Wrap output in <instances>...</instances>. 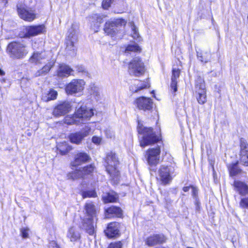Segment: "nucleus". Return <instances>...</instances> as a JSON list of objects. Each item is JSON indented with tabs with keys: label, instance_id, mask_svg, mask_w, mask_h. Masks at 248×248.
I'll use <instances>...</instances> for the list:
<instances>
[{
	"label": "nucleus",
	"instance_id": "1",
	"mask_svg": "<svg viewBox=\"0 0 248 248\" xmlns=\"http://www.w3.org/2000/svg\"><path fill=\"white\" fill-rule=\"evenodd\" d=\"M36 0H23L18 2L16 10L19 17L24 20L31 22L36 18L35 6Z\"/></svg>",
	"mask_w": 248,
	"mask_h": 248
},
{
	"label": "nucleus",
	"instance_id": "2",
	"mask_svg": "<svg viewBox=\"0 0 248 248\" xmlns=\"http://www.w3.org/2000/svg\"><path fill=\"white\" fill-rule=\"evenodd\" d=\"M137 130L139 134L142 135L140 140V145L142 147L154 144L159 140V137L153 131L152 127H145L139 122Z\"/></svg>",
	"mask_w": 248,
	"mask_h": 248
},
{
	"label": "nucleus",
	"instance_id": "3",
	"mask_svg": "<svg viewBox=\"0 0 248 248\" xmlns=\"http://www.w3.org/2000/svg\"><path fill=\"white\" fill-rule=\"evenodd\" d=\"M119 161L116 154L112 152L108 153L104 159V166L108 173L112 179H117L119 175L117 166Z\"/></svg>",
	"mask_w": 248,
	"mask_h": 248
},
{
	"label": "nucleus",
	"instance_id": "4",
	"mask_svg": "<svg viewBox=\"0 0 248 248\" xmlns=\"http://www.w3.org/2000/svg\"><path fill=\"white\" fill-rule=\"evenodd\" d=\"M6 52L11 59H21L26 56L28 50L24 44L20 42H13L8 45Z\"/></svg>",
	"mask_w": 248,
	"mask_h": 248
},
{
	"label": "nucleus",
	"instance_id": "5",
	"mask_svg": "<svg viewBox=\"0 0 248 248\" xmlns=\"http://www.w3.org/2000/svg\"><path fill=\"white\" fill-rule=\"evenodd\" d=\"M93 115V112L92 109L82 106L75 113V118H73L71 122L67 123L69 124H84L89 120Z\"/></svg>",
	"mask_w": 248,
	"mask_h": 248
},
{
	"label": "nucleus",
	"instance_id": "6",
	"mask_svg": "<svg viewBox=\"0 0 248 248\" xmlns=\"http://www.w3.org/2000/svg\"><path fill=\"white\" fill-rule=\"evenodd\" d=\"M76 25H72L71 29H70L68 31V35L65 40V49L67 53L71 55H74L77 51V47L75 46L78 40L76 35Z\"/></svg>",
	"mask_w": 248,
	"mask_h": 248
},
{
	"label": "nucleus",
	"instance_id": "7",
	"mask_svg": "<svg viewBox=\"0 0 248 248\" xmlns=\"http://www.w3.org/2000/svg\"><path fill=\"white\" fill-rule=\"evenodd\" d=\"M126 23L123 18H111L106 22L104 31L108 35L113 36L117 33L122 26L125 25Z\"/></svg>",
	"mask_w": 248,
	"mask_h": 248
},
{
	"label": "nucleus",
	"instance_id": "8",
	"mask_svg": "<svg viewBox=\"0 0 248 248\" xmlns=\"http://www.w3.org/2000/svg\"><path fill=\"white\" fill-rule=\"evenodd\" d=\"M145 71L144 63L139 57L134 58L129 63L128 72L131 75L139 77L143 75Z\"/></svg>",
	"mask_w": 248,
	"mask_h": 248
},
{
	"label": "nucleus",
	"instance_id": "9",
	"mask_svg": "<svg viewBox=\"0 0 248 248\" xmlns=\"http://www.w3.org/2000/svg\"><path fill=\"white\" fill-rule=\"evenodd\" d=\"M174 170L173 167L171 166L161 165L160 166L158 171L159 176L163 185L169 184L171 181Z\"/></svg>",
	"mask_w": 248,
	"mask_h": 248
},
{
	"label": "nucleus",
	"instance_id": "10",
	"mask_svg": "<svg viewBox=\"0 0 248 248\" xmlns=\"http://www.w3.org/2000/svg\"><path fill=\"white\" fill-rule=\"evenodd\" d=\"M85 82L82 79H73L65 87L68 94L73 95L82 92L84 88Z\"/></svg>",
	"mask_w": 248,
	"mask_h": 248
},
{
	"label": "nucleus",
	"instance_id": "11",
	"mask_svg": "<svg viewBox=\"0 0 248 248\" xmlns=\"http://www.w3.org/2000/svg\"><path fill=\"white\" fill-rule=\"evenodd\" d=\"M160 154V148L159 146L148 150L146 155L147 162L150 166L155 167L159 163Z\"/></svg>",
	"mask_w": 248,
	"mask_h": 248
},
{
	"label": "nucleus",
	"instance_id": "12",
	"mask_svg": "<svg viewBox=\"0 0 248 248\" xmlns=\"http://www.w3.org/2000/svg\"><path fill=\"white\" fill-rule=\"evenodd\" d=\"M138 109L144 111H151L153 108V101L150 98L144 96L140 97L135 101Z\"/></svg>",
	"mask_w": 248,
	"mask_h": 248
},
{
	"label": "nucleus",
	"instance_id": "13",
	"mask_svg": "<svg viewBox=\"0 0 248 248\" xmlns=\"http://www.w3.org/2000/svg\"><path fill=\"white\" fill-rule=\"evenodd\" d=\"M72 105L69 101L60 102L54 108L53 114L56 117L63 116L70 112Z\"/></svg>",
	"mask_w": 248,
	"mask_h": 248
},
{
	"label": "nucleus",
	"instance_id": "14",
	"mask_svg": "<svg viewBox=\"0 0 248 248\" xmlns=\"http://www.w3.org/2000/svg\"><path fill=\"white\" fill-rule=\"evenodd\" d=\"M51 57V52L43 51L34 52L30 59V62L35 64H40L48 61Z\"/></svg>",
	"mask_w": 248,
	"mask_h": 248
},
{
	"label": "nucleus",
	"instance_id": "15",
	"mask_svg": "<svg viewBox=\"0 0 248 248\" xmlns=\"http://www.w3.org/2000/svg\"><path fill=\"white\" fill-rule=\"evenodd\" d=\"M90 131V127L86 126L80 131L72 133L69 136L70 141L73 143L79 144L84 138L89 134Z\"/></svg>",
	"mask_w": 248,
	"mask_h": 248
},
{
	"label": "nucleus",
	"instance_id": "16",
	"mask_svg": "<svg viewBox=\"0 0 248 248\" xmlns=\"http://www.w3.org/2000/svg\"><path fill=\"white\" fill-rule=\"evenodd\" d=\"M167 239V237L163 234L155 233L147 237L145 240V243L149 247H154L165 243Z\"/></svg>",
	"mask_w": 248,
	"mask_h": 248
},
{
	"label": "nucleus",
	"instance_id": "17",
	"mask_svg": "<svg viewBox=\"0 0 248 248\" xmlns=\"http://www.w3.org/2000/svg\"><path fill=\"white\" fill-rule=\"evenodd\" d=\"M240 151L239 154L240 163L244 166H248V143L246 140L241 138L240 140Z\"/></svg>",
	"mask_w": 248,
	"mask_h": 248
},
{
	"label": "nucleus",
	"instance_id": "18",
	"mask_svg": "<svg viewBox=\"0 0 248 248\" xmlns=\"http://www.w3.org/2000/svg\"><path fill=\"white\" fill-rule=\"evenodd\" d=\"M45 31H46V30L44 25L30 26L26 28L25 35L27 37H30L44 33Z\"/></svg>",
	"mask_w": 248,
	"mask_h": 248
},
{
	"label": "nucleus",
	"instance_id": "19",
	"mask_svg": "<svg viewBox=\"0 0 248 248\" xmlns=\"http://www.w3.org/2000/svg\"><path fill=\"white\" fill-rule=\"evenodd\" d=\"M84 210L85 211L86 214L85 218L97 219V209L92 202L88 201L85 203L84 205Z\"/></svg>",
	"mask_w": 248,
	"mask_h": 248
},
{
	"label": "nucleus",
	"instance_id": "20",
	"mask_svg": "<svg viewBox=\"0 0 248 248\" xmlns=\"http://www.w3.org/2000/svg\"><path fill=\"white\" fill-rule=\"evenodd\" d=\"M119 223L116 222H111L108 225L104 231L105 234L108 238H112L119 234Z\"/></svg>",
	"mask_w": 248,
	"mask_h": 248
},
{
	"label": "nucleus",
	"instance_id": "21",
	"mask_svg": "<svg viewBox=\"0 0 248 248\" xmlns=\"http://www.w3.org/2000/svg\"><path fill=\"white\" fill-rule=\"evenodd\" d=\"M97 219L84 218L82 221V228L90 235H93L94 232V226Z\"/></svg>",
	"mask_w": 248,
	"mask_h": 248
},
{
	"label": "nucleus",
	"instance_id": "22",
	"mask_svg": "<svg viewBox=\"0 0 248 248\" xmlns=\"http://www.w3.org/2000/svg\"><path fill=\"white\" fill-rule=\"evenodd\" d=\"M234 190L241 196L248 195V185L244 182L235 180L233 182Z\"/></svg>",
	"mask_w": 248,
	"mask_h": 248
},
{
	"label": "nucleus",
	"instance_id": "23",
	"mask_svg": "<svg viewBox=\"0 0 248 248\" xmlns=\"http://www.w3.org/2000/svg\"><path fill=\"white\" fill-rule=\"evenodd\" d=\"M90 159V156L87 153L84 152L78 153L75 155L74 160L71 164L72 166L76 167L89 161Z\"/></svg>",
	"mask_w": 248,
	"mask_h": 248
},
{
	"label": "nucleus",
	"instance_id": "24",
	"mask_svg": "<svg viewBox=\"0 0 248 248\" xmlns=\"http://www.w3.org/2000/svg\"><path fill=\"white\" fill-rule=\"evenodd\" d=\"M72 71V69L69 66L65 64H61L57 70V76L60 78L68 77L71 75Z\"/></svg>",
	"mask_w": 248,
	"mask_h": 248
},
{
	"label": "nucleus",
	"instance_id": "25",
	"mask_svg": "<svg viewBox=\"0 0 248 248\" xmlns=\"http://www.w3.org/2000/svg\"><path fill=\"white\" fill-rule=\"evenodd\" d=\"M230 176L231 177L236 176L242 172V170L238 167V161L232 163L228 165Z\"/></svg>",
	"mask_w": 248,
	"mask_h": 248
},
{
	"label": "nucleus",
	"instance_id": "26",
	"mask_svg": "<svg viewBox=\"0 0 248 248\" xmlns=\"http://www.w3.org/2000/svg\"><path fill=\"white\" fill-rule=\"evenodd\" d=\"M198 59L202 62L207 63L211 59V53L209 51H197Z\"/></svg>",
	"mask_w": 248,
	"mask_h": 248
},
{
	"label": "nucleus",
	"instance_id": "27",
	"mask_svg": "<svg viewBox=\"0 0 248 248\" xmlns=\"http://www.w3.org/2000/svg\"><path fill=\"white\" fill-rule=\"evenodd\" d=\"M54 63L55 62L53 60L48 62L41 69L38 70L35 73V76L39 77L46 74L54 66Z\"/></svg>",
	"mask_w": 248,
	"mask_h": 248
},
{
	"label": "nucleus",
	"instance_id": "28",
	"mask_svg": "<svg viewBox=\"0 0 248 248\" xmlns=\"http://www.w3.org/2000/svg\"><path fill=\"white\" fill-rule=\"evenodd\" d=\"M67 237L71 242H75L79 239L80 234L76 228L71 227L68 231Z\"/></svg>",
	"mask_w": 248,
	"mask_h": 248
},
{
	"label": "nucleus",
	"instance_id": "29",
	"mask_svg": "<svg viewBox=\"0 0 248 248\" xmlns=\"http://www.w3.org/2000/svg\"><path fill=\"white\" fill-rule=\"evenodd\" d=\"M106 213L108 215H112L117 217H120L122 215V209L116 206H111L106 210Z\"/></svg>",
	"mask_w": 248,
	"mask_h": 248
},
{
	"label": "nucleus",
	"instance_id": "30",
	"mask_svg": "<svg viewBox=\"0 0 248 248\" xmlns=\"http://www.w3.org/2000/svg\"><path fill=\"white\" fill-rule=\"evenodd\" d=\"M57 149L59 150L62 155L67 154L70 151L72 150V148L66 142H64L60 144Z\"/></svg>",
	"mask_w": 248,
	"mask_h": 248
},
{
	"label": "nucleus",
	"instance_id": "31",
	"mask_svg": "<svg viewBox=\"0 0 248 248\" xmlns=\"http://www.w3.org/2000/svg\"><path fill=\"white\" fill-rule=\"evenodd\" d=\"M195 86L196 92L206 90L204 79L201 77H198L196 79Z\"/></svg>",
	"mask_w": 248,
	"mask_h": 248
},
{
	"label": "nucleus",
	"instance_id": "32",
	"mask_svg": "<svg viewBox=\"0 0 248 248\" xmlns=\"http://www.w3.org/2000/svg\"><path fill=\"white\" fill-rule=\"evenodd\" d=\"M102 200L105 203L113 202L116 201L117 197L112 193H107L103 195Z\"/></svg>",
	"mask_w": 248,
	"mask_h": 248
},
{
	"label": "nucleus",
	"instance_id": "33",
	"mask_svg": "<svg viewBox=\"0 0 248 248\" xmlns=\"http://www.w3.org/2000/svg\"><path fill=\"white\" fill-rule=\"evenodd\" d=\"M57 92L53 89H51L46 95L43 96L42 99L48 102L50 100L56 99L57 96Z\"/></svg>",
	"mask_w": 248,
	"mask_h": 248
},
{
	"label": "nucleus",
	"instance_id": "34",
	"mask_svg": "<svg viewBox=\"0 0 248 248\" xmlns=\"http://www.w3.org/2000/svg\"><path fill=\"white\" fill-rule=\"evenodd\" d=\"M198 93L197 100L200 104H204L206 102V90L196 92Z\"/></svg>",
	"mask_w": 248,
	"mask_h": 248
},
{
	"label": "nucleus",
	"instance_id": "35",
	"mask_svg": "<svg viewBox=\"0 0 248 248\" xmlns=\"http://www.w3.org/2000/svg\"><path fill=\"white\" fill-rule=\"evenodd\" d=\"M149 87V84L147 82H140L139 84L137 85V87L135 89H134V87L131 86L130 87V90L133 92H137L139 91L142 90L143 89H145Z\"/></svg>",
	"mask_w": 248,
	"mask_h": 248
},
{
	"label": "nucleus",
	"instance_id": "36",
	"mask_svg": "<svg viewBox=\"0 0 248 248\" xmlns=\"http://www.w3.org/2000/svg\"><path fill=\"white\" fill-rule=\"evenodd\" d=\"M82 177V172L81 170H76L68 174V179H72L73 180H76Z\"/></svg>",
	"mask_w": 248,
	"mask_h": 248
},
{
	"label": "nucleus",
	"instance_id": "37",
	"mask_svg": "<svg viewBox=\"0 0 248 248\" xmlns=\"http://www.w3.org/2000/svg\"><path fill=\"white\" fill-rule=\"evenodd\" d=\"M81 195L84 199L97 197V194L94 190L83 191L81 192Z\"/></svg>",
	"mask_w": 248,
	"mask_h": 248
},
{
	"label": "nucleus",
	"instance_id": "38",
	"mask_svg": "<svg viewBox=\"0 0 248 248\" xmlns=\"http://www.w3.org/2000/svg\"><path fill=\"white\" fill-rule=\"evenodd\" d=\"M94 168V166L92 164L84 167L81 170L82 172V176L91 174L93 171Z\"/></svg>",
	"mask_w": 248,
	"mask_h": 248
},
{
	"label": "nucleus",
	"instance_id": "39",
	"mask_svg": "<svg viewBox=\"0 0 248 248\" xmlns=\"http://www.w3.org/2000/svg\"><path fill=\"white\" fill-rule=\"evenodd\" d=\"M140 50V47L137 44L129 45L126 48V52H137Z\"/></svg>",
	"mask_w": 248,
	"mask_h": 248
},
{
	"label": "nucleus",
	"instance_id": "40",
	"mask_svg": "<svg viewBox=\"0 0 248 248\" xmlns=\"http://www.w3.org/2000/svg\"><path fill=\"white\" fill-rule=\"evenodd\" d=\"M239 206L243 209H248V197H243L241 199Z\"/></svg>",
	"mask_w": 248,
	"mask_h": 248
},
{
	"label": "nucleus",
	"instance_id": "41",
	"mask_svg": "<svg viewBox=\"0 0 248 248\" xmlns=\"http://www.w3.org/2000/svg\"><path fill=\"white\" fill-rule=\"evenodd\" d=\"M180 70L178 68H173L171 80H176L179 78Z\"/></svg>",
	"mask_w": 248,
	"mask_h": 248
},
{
	"label": "nucleus",
	"instance_id": "42",
	"mask_svg": "<svg viewBox=\"0 0 248 248\" xmlns=\"http://www.w3.org/2000/svg\"><path fill=\"white\" fill-rule=\"evenodd\" d=\"M91 93L92 94L94 95L97 97V98H98L100 94L99 88L98 87L94 86V85H93V87L91 88Z\"/></svg>",
	"mask_w": 248,
	"mask_h": 248
},
{
	"label": "nucleus",
	"instance_id": "43",
	"mask_svg": "<svg viewBox=\"0 0 248 248\" xmlns=\"http://www.w3.org/2000/svg\"><path fill=\"white\" fill-rule=\"evenodd\" d=\"M123 243L121 241H117L111 243L108 248H122Z\"/></svg>",
	"mask_w": 248,
	"mask_h": 248
},
{
	"label": "nucleus",
	"instance_id": "44",
	"mask_svg": "<svg viewBox=\"0 0 248 248\" xmlns=\"http://www.w3.org/2000/svg\"><path fill=\"white\" fill-rule=\"evenodd\" d=\"M170 85V89L173 93H175L177 91V81L176 80H171Z\"/></svg>",
	"mask_w": 248,
	"mask_h": 248
},
{
	"label": "nucleus",
	"instance_id": "45",
	"mask_svg": "<svg viewBox=\"0 0 248 248\" xmlns=\"http://www.w3.org/2000/svg\"><path fill=\"white\" fill-rule=\"evenodd\" d=\"M132 37L135 39H137L139 38L140 35L137 28L135 25H133L132 26Z\"/></svg>",
	"mask_w": 248,
	"mask_h": 248
},
{
	"label": "nucleus",
	"instance_id": "46",
	"mask_svg": "<svg viewBox=\"0 0 248 248\" xmlns=\"http://www.w3.org/2000/svg\"><path fill=\"white\" fill-rule=\"evenodd\" d=\"M114 0H103L102 7L104 9H108L111 5Z\"/></svg>",
	"mask_w": 248,
	"mask_h": 248
},
{
	"label": "nucleus",
	"instance_id": "47",
	"mask_svg": "<svg viewBox=\"0 0 248 248\" xmlns=\"http://www.w3.org/2000/svg\"><path fill=\"white\" fill-rule=\"evenodd\" d=\"M192 188V195L194 199H199L198 196V189L197 187L191 186Z\"/></svg>",
	"mask_w": 248,
	"mask_h": 248
},
{
	"label": "nucleus",
	"instance_id": "48",
	"mask_svg": "<svg viewBox=\"0 0 248 248\" xmlns=\"http://www.w3.org/2000/svg\"><path fill=\"white\" fill-rule=\"evenodd\" d=\"M22 237L24 238L28 237L29 229L28 228H22L20 230Z\"/></svg>",
	"mask_w": 248,
	"mask_h": 248
},
{
	"label": "nucleus",
	"instance_id": "49",
	"mask_svg": "<svg viewBox=\"0 0 248 248\" xmlns=\"http://www.w3.org/2000/svg\"><path fill=\"white\" fill-rule=\"evenodd\" d=\"M93 17L94 18H96L97 21H96L95 25L96 26V27H99L100 26V24L102 22V18L97 15H94Z\"/></svg>",
	"mask_w": 248,
	"mask_h": 248
},
{
	"label": "nucleus",
	"instance_id": "50",
	"mask_svg": "<svg viewBox=\"0 0 248 248\" xmlns=\"http://www.w3.org/2000/svg\"><path fill=\"white\" fill-rule=\"evenodd\" d=\"M92 141L96 144H99L101 141V138L96 136H93L92 138Z\"/></svg>",
	"mask_w": 248,
	"mask_h": 248
},
{
	"label": "nucleus",
	"instance_id": "51",
	"mask_svg": "<svg viewBox=\"0 0 248 248\" xmlns=\"http://www.w3.org/2000/svg\"><path fill=\"white\" fill-rule=\"evenodd\" d=\"M195 204L196 205V210H199L200 208V202L199 199H194Z\"/></svg>",
	"mask_w": 248,
	"mask_h": 248
},
{
	"label": "nucleus",
	"instance_id": "52",
	"mask_svg": "<svg viewBox=\"0 0 248 248\" xmlns=\"http://www.w3.org/2000/svg\"><path fill=\"white\" fill-rule=\"evenodd\" d=\"M49 247L50 248H60L58 244L54 241H52L50 243Z\"/></svg>",
	"mask_w": 248,
	"mask_h": 248
},
{
	"label": "nucleus",
	"instance_id": "53",
	"mask_svg": "<svg viewBox=\"0 0 248 248\" xmlns=\"http://www.w3.org/2000/svg\"><path fill=\"white\" fill-rule=\"evenodd\" d=\"M77 70L79 72H83L85 71V68L82 66H79L77 67Z\"/></svg>",
	"mask_w": 248,
	"mask_h": 248
},
{
	"label": "nucleus",
	"instance_id": "54",
	"mask_svg": "<svg viewBox=\"0 0 248 248\" xmlns=\"http://www.w3.org/2000/svg\"><path fill=\"white\" fill-rule=\"evenodd\" d=\"M191 186H185L183 187V190L184 192H187L189 191L190 188H191Z\"/></svg>",
	"mask_w": 248,
	"mask_h": 248
},
{
	"label": "nucleus",
	"instance_id": "55",
	"mask_svg": "<svg viewBox=\"0 0 248 248\" xmlns=\"http://www.w3.org/2000/svg\"><path fill=\"white\" fill-rule=\"evenodd\" d=\"M4 75V71L0 69V76H3Z\"/></svg>",
	"mask_w": 248,
	"mask_h": 248
},
{
	"label": "nucleus",
	"instance_id": "56",
	"mask_svg": "<svg viewBox=\"0 0 248 248\" xmlns=\"http://www.w3.org/2000/svg\"><path fill=\"white\" fill-rule=\"evenodd\" d=\"M8 0H2L3 2H5V3H7L8 2Z\"/></svg>",
	"mask_w": 248,
	"mask_h": 248
}]
</instances>
